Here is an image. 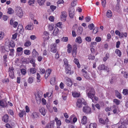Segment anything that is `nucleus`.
Masks as SVG:
<instances>
[{
    "label": "nucleus",
    "mask_w": 128,
    "mask_h": 128,
    "mask_svg": "<svg viewBox=\"0 0 128 128\" xmlns=\"http://www.w3.org/2000/svg\"><path fill=\"white\" fill-rule=\"evenodd\" d=\"M95 91L94 88H91L90 91L88 92H86L87 96L90 98H91L92 102H93V97L95 94Z\"/></svg>",
    "instance_id": "obj_1"
},
{
    "label": "nucleus",
    "mask_w": 128,
    "mask_h": 128,
    "mask_svg": "<svg viewBox=\"0 0 128 128\" xmlns=\"http://www.w3.org/2000/svg\"><path fill=\"white\" fill-rule=\"evenodd\" d=\"M15 12L16 14L20 18L22 17L23 14L22 9L19 6H18L16 8Z\"/></svg>",
    "instance_id": "obj_2"
},
{
    "label": "nucleus",
    "mask_w": 128,
    "mask_h": 128,
    "mask_svg": "<svg viewBox=\"0 0 128 128\" xmlns=\"http://www.w3.org/2000/svg\"><path fill=\"white\" fill-rule=\"evenodd\" d=\"M84 100L82 98L78 99L76 103V106L79 108L82 107V104L85 105L86 104V102L84 103L83 102V101Z\"/></svg>",
    "instance_id": "obj_3"
},
{
    "label": "nucleus",
    "mask_w": 128,
    "mask_h": 128,
    "mask_svg": "<svg viewBox=\"0 0 128 128\" xmlns=\"http://www.w3.org/2000/svg\"><path fill=\"white\" fill-rule=\"evenodd\" d=\"M98 69L99 70H104L107 72H108L110 71L109 68L104 64L100 65L98 67Z\"/></svg>",
    "instance_id": "obj_4"
},
{
    "label": "nucleus",
    "mask_w": 128,
    "mask_h": 128,
    "mask_svg": "<svg viewBox=\"0 0 128 128\" xmlns=\"http://www.w3.org/2000/svg\"><path fill=\"white\" fill-rule=\"evenodd\" d=\"M65 72L67 74L71 75L74 73L73 71L71 70V66H65Z\"/></svg>",
    "instance_id": "obj_5"
},
{
    "label": "nucleus",
    "mask_w": 128,
    "mask_h": 128,
    "mask_svg": "<svg viewBox=\"0 0 128 128\" xmlns=\"http://www.w3.org/2000/svg\"><path fill=\"white\" fill-rule=\"evenodd\" d=\"M8 104L6 100L5 99H2L0 100V106L4 108L8 107Z\"/></svg>",
    "instance_id": "obj_6"
},
{
    "label": "nucleus",
    "mask_w": 128,
    "mask_h": 128,
    "mask_svg": "<svg viewBox=\"0 0 128 128\" xmlns=\"http://www.w3.org/2000/svg\"><path fill=\"white\" fill-rule=\"evenodd\" d=\"M83 111L86 114H90L91 112L90 108L88 106H85L83 107Z\"/></svg>",
    "instance_id": "obj_7"
},
{
    "label": "nucleus",
    "mask_w": 128,
    "mask_h": 128,
    "mask_svg": "<svg viewBox=\"0 0 128 128\" xmlns=\"http://www.w3.org/2000/svg\"><path fill=\"white\" fill-rule=\"evenodd\" d=\"M49 33L47 32L44 31L42 35V37L44 41L48 40L50 38Z\"/></svg>",
    "instance_id": "obj_8"
},
{
    "label": "nucleus",
    "mask_w": 128,
    "mask_h": 128,
    "mask_svg": "<svg viewBox=\"0 0 128 128\" xmlns=\"http://www.w3.org/2000/svg\"><path fill=\"white\" fill-rule=\"evenodd\" d=\"M57 50V49L56 48V44L55 43L52 44L50 47L51 51L54 53L56 52Z\"/></svg>",
    "instance_id": "obj_9"
},
{
    "label": "nucleus",
    "mask_w": 128,
    "mask_h": 128,
    "mask_svg": "<svg viewBox=\"0 0 128 128\" xmlns=\"http://www.w3.org/2000/svg\"><path fill=\"white\" fill-rule=\"evenodd\" d=\"M74 10L73 8L71 7L69 9V15L70 18H73L74 14Z\"/></svg>",
    "instance_id": "obj_10"
},
{
    "label": "nucleus",
    "mask_w": 128,
    "mask_h": 128,
    "mask_svg": "<svg viewBox=\"0 0 128 128\" xmlns=\"http://www.w3.org/2000/svg\"><path fill=\"white\" fill-rule=\"evenodd\" d=\"M54 121L52 120L46 124L45 128H54Z\"/></svg>",
    "instance_id": "obj_11"
},
{
    "label": "nucleus",
    "mask_w": 128,
    "mask_h": 128,
    "mask_svg": "<svg viewBox=\"0 0 128 128\" xmlns=\"http://www.w3.org/2000/svg\"><path fill=\"white\" fill-rule=\"evenodd\" d=\"M77 48L76 45H74L73 46L72 49V55L74 58H75L76 56Z\"/></svg>",
    "instance_id": "obj_12"
},
{
    "label": "nucleus",
    "mask_w": 128,
    "mask_h": 128,
    "mask_svg": "<svg viewBox=\"0 0 128 128\" xmlns=\"http://www.w3.org/2000/svg\"><path fill=\"white\" fill-rule=\"evenodd\" d=\"M66 85L68 86H70L72 84V83L71 79L68 77H66Z\"/></svg>",
    "instance_id": "obj_13"
},
{
    "label": "nucleus",
    "mask_w": 128,
    "mask_h": 128,
    "mask_svg": "<svg viewBox=\"0 0 128 128\" xmlns=\"http://www.w3.org/2000/svg\"><path fill=\"white\" fill-rule=\"evenodd\" d=\"M67 16L66 13V12H62L61 15V19L63 21H65Z\"/></svg>",
    "instance_id": "obj_14"
},
{
    "label": "nucleus",
    "mask_w": 128,
    "mask_h": 128,
    "mask_svg": "<svg viewBox=\"0 0 128 128\" xmlns=\"http://www.w3.org/2000/svg\"><path fill=\"white\" fill-rule=\"evenodd\" d=\"M40 112L41 114L43 116H44L46 112V110L44 108H40L39 109Z\"/></svg>",
    "instance_id": "obj_15"
},
{
    "label": "nucleus",
    "mask_w": 128,
    "mask_h": 128,
    "mask_svg": "<svg viewBox=\"0 0 128 128\" xmlns=\"http://www.w3.org/2000/svg\"><path fill=\"white\" fill-rule=\"evenodd\" d=\"M52 70L51 69H48L47 70L45 75V77L46 79H47L48 76H50L52 72Z\"/></svg>",
    "instance_id": "obj_16"
},
{
    "label": "nucleus",
    "mask_w": 128,
    "mask_h": 128,
    "mask_svg": "<svg viewBox=\"0 0 128 128\" xmlns=\"http://www.w3.org/2000/svg\"><path fill=\"white\" fill-rule=\"evenodd\" d=\"M9 116L8 115L6 114L4 115L2 117V120L6 123L8 122Z\"/></svg>",
    "instance_id": "obj_17"
},
{
    "label": "nucleus",
    "mask_w": 128,
    "mask_h": 128,
    "mask_svg": "<svg viewBox=\"0 0 128 128\" xmlns=\"http://www.w3.org/2000/svg\"><path fill=\"white\" fill-rule=\"evenodd\" d=\"M54 120L56 122V124L57 126H60L61 124V122L60 120H58L57 117L55 118Z\"/></svg>",
    "instance_id": "obj_18"
},
{
    "label": "nucleus",
    "mask_w": 128,
    "mask_h": 128,
    "mask_svg": "<svg viewBox=\"0 0 128 128\" xmlns=\"http://www.w3.org/2000/svg\"><path fill=\"white\" fill-rule=\"evenodd\" d=\"M32 56L34 57H36L38 55V52L34 49H33L32 52Z\"/></svg>",
    "instance_id": "obj_19"
},
{
    "label": "nucleus",
    "mask_w": 128,
    "mask_h": 128,
    "mask_svg": "<svg viewBox=\"0 0 128 128\" xmlns=\"http://www.w3.org/2000/svg\"><path fill=\"white\" fill-rule=\"evenodd\" d=\"M87 118L86 116H83L82 119L81 120V123L84 124H85L86 123Z\"/></svg>",
    "instance_id": "obj_20"
},
{
    "label": "nucleus",
    "mask_w": 128,
    "mask_h": 128,
    "mask_svg": "<svg viewBox=\"0 0 128 128\" xmlns=\"http://www.w3.org/2000/svg\"><path fill=\"white\" fill-rule=\"evenodd\" d=\"M106 16L108 18H110L112 16V12L111 10H108L106 12Z\"/></svg>",
    "instance_id": "obj_21"
},
{
    "label": "nucleus",
    "mask_w": 128,
    "mask_h": 128,
    "mask_svg": "<svg viewBox=\"0 0 128 128\" xmlns=\"http://www.w3.org/2000/svg\"><path fill=\"white\" fill-rule=\"evenodd\" d=\"M117 107L115 105H114L111 106V110H113V112L114 114H116L117 112Z\"/></svg>",
    "instance_id": "obj_22"
},
{
    "label": "nucleus",
    "mask_w": 128,
    "mask_h": 128,
    "mask_svg": "<svg viewBox=\"0 0 128 128\" xmlns=\"http://www.w3.org/2000/svg\"><path fill=\"white\" fill-rule=\"evenodd\" d=\"M82 28L81 26L79 27L77 30V33L79 34H81L82 33Z\"/></svg>",
    "instance_id": "obj_23"
},
{
    "label": "nucleus",
    "mask_w": 128,
    "mask_h": 128,
    "mask_svg": "<svg viewBox=\"0 0 128 128\" xmlns=\"http://www.w3.org/2000/svg\"><path fill=\"white\" fill-rule=\"evenodd\" d=\"M25 28L26 30H32L33 28L32 24L28 25L26 26Z\"/></svg>",
    "instance_id": "obj_24"
},
{
    "label": "nucleus",
    "mask_w": 128,
    "mask_h": 128,
    "mask_svg": "<svg viewBox=\"0 0 128 128\" xmlns=\"http://www.w3.org/2000/svg\"><path fill=\"white\" fill-rule=\"evenodd\" d=\"M46 0H37V2L40 6L44 5Z\"/></svg>",
    "instance_id": "obj_25"
},
{
    "label": "nucleus",
    "mask_w": 128,
    "mask_h": 128,
    "mask_svg": "<svg viewBox=\"0 0 128 128\" xmlns=\"http://www.w3.org/2000/svg\"><path fill=\"white\" fill-rule=\"evenodd\" d=\"M74 62L77 65V66L78 68H80V64L78 59L75 58L74 60Z\"/></svg>",
    "instance_id": "obj_26"
},
{
    "label": "nucleus",
    "mask_w": 128,
    "mask_h": 128,
    "mask_svg": "<svg viewBox=\"0 0 128 128\" xmlns=\"http://www.w3.org/2000/svg\"><path fill=\"white\" fill-rule=\"evenodd\" d=\"M72 94L73 96L75 98L79 97L80 95L79 93L76 92H72Z\"/></svg>",
    "instance_id": "obj_27"
},
{
    "label": "nucleus",
    "mask_w": 128,
    "mask_h": 128,
    "mask_svg": "<svg viewBox=\"0 0 128 128\" xmlns=\"http://www.w3.org/2000/svg\"><path fill=\"white\" fill-rule=\"evenodd\" d=\"M116 95L119 99L122 98V96L121 94L120 93L118 90H116L115 91Z\"/></svg>",
    "instance_id": "obj_28"
},
{
    "label": "nucleus",
    "mask_w": 128,
    "mask_h": 128,
    "mask_svg": "<svg viewBox=\"0 0 128 128\" xmlns=\"http://www.w3.org/2000/svg\"><path fill=\"white\" fill-rule=\"evenodd\" d=\"M29 71L30 73L32 74H34L36 72V70L35 68H32L30 69Z\"/></svg>",
    "instance_id": "obj_29"
},
{
    "label": "nucleus",
    "mask_w": 128,
    "mask_h": 128,
    "mask_svg": "<svg viewBox=\"0 0 128 128\" xmlns=\"http://www.w3.org/2000/svg\"><path fill=\"white\" fill-rule=\"evenodd\" d=\"M32 117L33 118H38V113L36 112H34L31 115Z\"/></svg>",
    "instance_id": "obj_30"
},
{
    "label": "nucleus",
    "mask_w": 128,
    "mask_h": 128,
    "mask_svg": "<svg viewBox=\"0 0 128 128\" xmlns=\"http://www.w3.org/2000/svg\"><path fill=\"white\" fill-rule=\"evenodd\" d=\"M55 81V77L54 76L51 78L50 82V84L52 85H53L54 84Z\"/></svg>",
    "instance_id": "obj_31"
},
{
    "label": "nucleus",
    "mask_w": 128,
    "mask_h": 128,
    "mask_svg": "<svg viewBox=\"0 0 128 128\" xmlns=\"http://www.w3.org/2000/svg\"><path fill=\"white\" fill-rule=\"evenodd\" d=\"M127 33L126 32L123 33V32H121L120 36H119L120 38H122L124 37H126L127 36Z\"/></svg>",
    "instance_id": "obj_32"
},
{
    "label": "nucleus",
    "mask_w": 128,
    "mask_h": 128,
    "mask_svg": "<svg viewBox=\"0 0 128 128\" xmlns=\"http://www.w3.org/2000/svg\"><path fill=\"white\" fill-rule=\"evenodd\" d=\"M34 80V78L32 77H30L28 79V83L31 84L32 83Z\"/></svg>",
    "instance_id": "obj_33"
},
{
    "label": "nucleus",
    "mask_w": 128,
    "mask_h": 128,
    "mask_svg": "<svg viewBox=\"0 0 128 128\" xmlns=\"http://www.w3.org/2000/svg\"><path fill=\"white\" fill-rule=\"evenodd\" d=\"M7 13L9 14H12L14 12V10L11 8H9L8 9Z\"/></svg>",
    "instance_id": "obj_34"
},
{
    "label": "nucleus",
    "mask_w": 128,
    "mask_h": 128,
    "mask_svg": "<svg viewBox=\"0 0 128 128\" xmlns=\"http://www.w3.org/2000/svg\"><path fill=\"white\" fill-rule=\"evenodd\" d=\"M82 40L80 36L78 37L76 39V42L79 44L81 43L82 42Z\"/></svg>",
    "instance_id": "obj_35"
},
{
    "label": "nucleus",
    "mask_w": 128,
    "mask_h": 128,
    "mask_svg": "<svg viewBox=\"0 0 128 128\" xmlns=\"http://www.w3.org/2000/svg\"><path fill=\"white\" fill-rule=\"evenodd\" d=\"M115 52L119 57L121 56L122 55V52L120 50L118 49H116L115 51Z\"/></svg>",
    "instance_id": "obj_36"
},
{
    "label": "nucleus",
    "mask_w": 128,
    "mask_h": 128,
    "mask_svg": "<svg viewBox=\"0 0 128 128\" xmlns=\"http://www.w3.org/2000/svg\"><path fill=\"white\" fill-rule=\"evenodd\" d=\"M4 34L2 31L0 32V40H2L4 36Z\"/></svg>",
    "instance_id": "obj_37"
},
{
    "label": "nucleus",
    "mask_w": 128,
    "mask_h": 128,
    "mask_svg": "<svg viewBox=\"0 0 128 128\" xmlns=\"http://www.w3.org/2000/svg\"><path fill=\"white\" fill-rule=\"evenodd\" d=\"M96 123H91L90 125L89 128H96Z\"/></svg>",
    "instance_id": "obj_38"
},
{
    "label": "nucleus",
    "mask_w": 128,
    "mask_h": 128,
    "mask_svg": "<svg viewBox=\"0 0 128 128\" xmlns=\"http://www.w3.org/2000/svg\"><path fill=\"white\" fill-rule=\"evenodd\" d=\"M31 44L30 42L29 41H27L24 43V46H26L28 47L30 46Z\"/></svg>",
    "instance_id": "obj_39"
},
{
    "label": "nucleus",
    "mask_w": 128,
    "mask_h": 128,
    "mask_svg": "<svg viewBox=\"0 0 128 128\" xmlns=\"http://www.w3.org/2000/svg\"><path fill=\"white\" fill-rule=\"evenodd\" d=\"M58 30L57 28H55L53 32V34L54 36H56L58 33Z\"/></svg>",
    "instance_id": "obj_40"
},
{
    "label": "nucleus",
    "mask_w": 128,
    "mask_h": 128,
    "mask_svg": "<svg viewBox=\"0 0 128 128\" xmlns=\"http://www.w3.org/2000/svg\"><path fill=\"white\" fill-rule=\"evenodd\" d=\"M10 76L12 79L14 78V72H9Z\"/></svg>",
    "instance_id": "obj_41"
},
{
    "label": "nucleus",
    "mask_w": 128,
    "mask_h": 128,
    "mask_svg": "<svg viewBox=\"0 0 128 128\" xmlns=\"http://www.w3.org/2000/svg\"><path fill=\"white\" fill-rule=\"evenodd\" d=\"M37 77H36V79H37V81L38 82H39L40 81V75L38 73H37L36 74Z\"/></svg>",
    "instance_id": "obj_42"
},
{
    "label": "nucleus",
    "mask_w": 128,
    "mask_h": 128,
    "mask_svg": "<svg viewBox=\"0 0 128 128\" xmlns=\"http://www.w3.org/2000/svg\"><path fill=\"white\" fill-rule=\"evenodd\" d=\"M14 49H12L10 50V52L9 54L10 56H13L14 55Z\"/></svg>",
    "instance_id": "obj_43"
},
{
    "label": "nucleus",
    "mask_w": 128,
    "mask_h": 128,
    "mask_svg": "<svg viewBox=\"0 0 128 128\" xmlns=\"http://www.w3.org/2000/svg\"><path fill=\"white\" fill-rule=\"evenodd\" d=\"M109 57V55L108 54H107L106 55L105 57H104L103 58V60L104 61H106V60L108 59Z\"/></svg>",
    "instance_id": "obj_44"
},
{
    "label": "nucleus",
    "mask_w": 128,
    "mask_h": 128,
    "mask_svg": "<svg viewBox=\"0 0 128 128\" xmlns=\"http://www.w3.org/2000/svg\"><path fill=\"white\" fill-rule=\"evenodd\" d=\"M24 53L26 55H29L30 54V51L28 50H26L24 51Z\"/></svg>",
    "instance_id": "obj_45"
},
{
    "label": "nucleus",
    "mask_w": 128,
    "mask_h": 128,
    "mask_svg": "<svg viewBox=\"0 0 128 128\" xmlns=\"http://www.w3.org/2000/svg\"><path fill=\"white\" fill-rule=\"evenodd\" d=\"M64 65L65 66H67L70 65L68 64V61L67 59L66 58H64L63 60Z\"/></svg>",
    "instance_id": "obj_46"
},
{
    "label": "nucleus",
    "mask_w": 128,
    "mask_h": 128,
    "mask_svg": "<svg viewBox=\"0 0 128 128\" xmlns=\"http://www.w3.org/2000/svg\"><path fill=\"white\" fill-rule=\"evenodd\" d=\"M113 101L114 102H115L116 103V104L117 105L119 104L120 103V101L117 99H114V100Z\"/></svg>",
    "instance_id": "obj_47"
},
{
    "label": "nucleus",
    "mask_w": 128,
    "mask_h": 128,
    "mask_svg": "<svg viewBox=\"0 0 128 128\" xmlns=\"http://www.w3.org/2000/svg\"><path fill=\"white\" fill-rule=\"evenodd\" d=\"M23 48L21 47H18L17 48V51L18 52H23Z\"/></svg>",
    "instance_id": "obj_48"
},
{
    "label": "nucleus",
    "mask_w": 128,
    "mask_h": 128,
    "mask_svg": "<svg viewBox=\"0 0 128 128\" xmlns=\"http://www.w3.org/2000/svg\"><path fill=\"white\" fill-rule=\"evenodd\" d=\"M122 93L124 95L128 94V90L126 89H124Z\"/></svg>",
    "instance_id": "obj_49"
},
{
    "label": "nucleus",
    "mask_w": 128,
    "mask_h": 128,
    "mask_svg": "<svg viewBox=\"0 0 128 128\" xmlns=\"http://www.w3.org/2000/svg\"><path fill=\"white\" fill-rule=\"evenodd\" d=\"M106 3V0H102V4L104 7H105Z\"/></svg>",
    "instance_id": "obj_50"
},
{
    "label": "nucleus",
    "mask_w": 128,
    "mask_h": 128,
    "mask_svg": "<svg viewBox=\"0 0 128 128\" xmlns=\"http://www.w3.org/2000/svg\"><path fill=\"white\" fill-rule=\"evenodd\" d=\"M94 27V25L93 24H90L88 26V28L90 30H92Z\"/></svg>",
    "instance_id": "obj_51"
},
{
    "label": "nucleus",
    "mask_w": 128,
    "mask_h": 128,
    "mask_svg": "<svg viewBox=\"0 0 128 128\" xmlns=\"http://www.w3.org/2000/svg\"><path fill=\"white\" fill-rule=\"evenodd\" d=\"M98 27H95L93 30V33L95 34H96L98 31Z\"/></svg>",
    "instance_id": "obj_52"
},
{
    "label": "nucleus",
    "mask_w": 128,
    "mask_h": 128,
    "mask_svg": "<svg viewBox=\"0 0 128 128\" xmlns=\"http://www.w3.org/2000/svg\"><path fill=\"white\" fill-rule=\"evenodd\" d=\"M21 72L22 74L25 75L26 73V72L25 69H22L21 70Z\"/></svg>",
    "instance_id": "obj_53"
},
{
    "label": "nucleus",
    "mask_w": 128,
    "mask_h": 128,
    "mask_svg": "<svg viewBox=\"0 0 128 128\" xmlns=\"http://www.w3.org/2000/svg\"><path fill=\"white\" fill-rule=\"evenodd\" d=\"M34 0H29L28 2L29 5H31L34 4Z\"/></svg>",
    "instance_id": "obj_54"
},
{
    "label": "nucleus",
    "mask_w": 128,
    "mask_h": 128,
    "mask_svg": "<svg viewBox=\"0 0 128 128\" xmlns=\"http://www.w3.org/2000/svg\"><path fill=\"white\" fill-rule=\"evenodd\" d=\"M101 40V38L99 37H96V38L95 40L97 42H100Z\"/></svg>",
    "instance_id": "obj_55"
},
{
    "label": "nucleus",
    "mask_w": 128,
    "mask_h": 128,
    "mask_svg": "<svg viewBox=\"0 0 128 128\" xmlns=\"http://www.w3.org/2000/svg\"><path fill=\"white\" fill-rule=\"evenodd\" d=\"M116 9L117 10H119L120 9L119 3L118 2H117V3L116 6Z\"/></svg>",
    "instance_id": "obj_56"
},
{
    "label": "nucleus",
    "mask_w": 128,
    "mask_h": 128,
    "mask_svg": "<svg viewBox=\"0 0 128 128\" xmlns=\"http://www.w3.org/2000/svg\"><path fill=\"white\" fill-rule=\"evenodd\" d=\"M99 121L102 124H105L104 121L102 118H100V119Z\"/></svg>",
    "instance_id": "obj_57"
},
{
    "label": "nucleus",
    "mask_w": 128,
    "mask_h": 128,
    "mask_svg": "<svg viewBox=\"0 0 128 128\" xmlns=\"http://www.w3.org/2000/svg\"><path fill=\"white\" fill-rule=\"evenodd\" d=\"M62 23L60 22H58L56 24L57 26L58 27L60 28H62Z\"/></svg>",
    "instance_id": "obj_58"
},
{
    "label": "nucleus",
    "mask_w": 128,
    "mask_h": 128,
    "mask_svg": "<svg viewBox=\"0 0 128 128\" xmlns=\"http://www.w3.org/2000/svg\"><path fill=\"white\" fill-rule=\"evenodd\" d=\"M95 58V57L94 56H88V59L89 60H94Z\"/></svg>",
    "instance_id": "obj_59"
},
{
    "label": "nucleus",
    "mask_w": 128,
    "mask_h": 128,
    "mask_svg": "<svg viewBox=\"0 0 128 128\" xmlns=\"http://www.w3.org/2000/svg\"><path fill=\"white\" fill-rule=\"evenodd\" d=\"M9 45L12 48H14L15 46L14 44L12 41L10 42Z\"/></svg>",
    "instance_id": "obj_60"
},
{
    "label": "nucleus",
    "mask_w": 128,
    "mask_h": 128,
    "mask_svg": "<svg viewBox=\"0 0 128 128\" xmlns=\"http://www.w3.org/2000/svg\"><path fill=\"white\" fill-rule=\"evenodd\" d=\"M86 41L88 42H90L91 41V38L89 36H87L85 38Z\"/></svg>",
    "instance_id": "obj_61"
},
{
    "label": "nucleus",
    "mask_w": 128,
    "mask_h": 128,
    "mask_svg": "<svg viewBox=\"0 0 128 128\" xmlns=\"http://www.w3.org/2000/svg\"><path fill=\"white\" fill-rule=\"evenodd\" d=\"M48 29L50 30H53L54 28V27L53 26L51 25H48Z\"/></svg>",
    "instance_id": "obj_62"
},
{
    "label": "nucleus",
    "mask_w": 128,
    "mask_h": 128,
    "mask_svg": "<svg viewBox=\"0 0 128 128\" xmlns=\"http://www.w3.org/2000/svg\"><path fill=\"white\" fill-rule=\"evenodd\" d=\"M83 75L84 77L86 79H88L89 78V76L87 74V73L86 74H83Z\"/></svg>",
    "instance_id": "obj_63"
},
{
    "label": "nucleus",
    "mask_w": 128,
    "mask_h": 128,
    "mask_svg": "<svg viewBox=\"0 0 128 128\" xmlns=\"http://www.w3.org/2000/svg\"><path fill=\"white\" fill-rule=\"evenodd\" d=\"M48 19L50 21L52 22L54 20V18L53 16H51L49 17Z\"/></svg>",
    "instance_id": "obj_64"
}]
</instances>
